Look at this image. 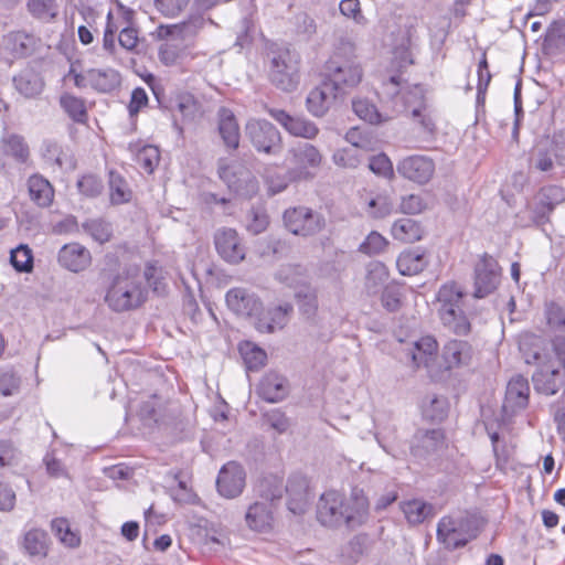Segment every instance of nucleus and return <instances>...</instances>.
<instances>
[{"label":"nucleus","mask_w":565,"mask_h":565,"mask_svg":"<svg viewBox=\"0 0 565 565\" xmlns=\"http://www.w3.org/2000/svg\"><path fill=\"white\" fill-rule=\"evenodd\" d=\"M386 239L377 232L370 233L360 245L359 250L366 255H376L386 247Z\"/></svg>","instance_id":"774afa93"},{"label":"nucleus","mask_w":565,"mask_h":565,"mask_svg":"<svg viewBox=\"0 0 565 565\" xmlns=\"http://www.w3.org/2000/svg\"><path fill=\"white\" fill-rule=\"evenodd\" d=\"M143 277L153 292L159 296L166 295L168 286L163 276V269L157 262L147 263Z\"/></svg>","instance_id":"09e8293b"},{"label":"nucleus","mask_w":565,"mask_h":565,"mask_svg":"<svg viewBox=\"0 0 565 565\" xmlns=\"http://www.w3.org/2000/svg\"><path fill=\"white\" fill-rule=\"evenodd\" d=\"M352 108L359 118L372 125H379L386 120L376 106L367 99H354Z\"/></svg>","instance_id":"3c124183"},{"label":"nucleus","mask_w":565,"mask_h":565,"mask_svg":"<svg viewBox=\"0 0 565 565\" xmlns=\"http://www.w3.org/2000/svg\"><path fill=\"white\" fill-rule=\"evenodd\" d=\"M84 231L92 236V238L99 244H104L110 241L113 236V228L110 223L96 218L89 220L83 224Z\"/></svg>","instance_id":"5fc2aeb1"},{"label":"nucleus","mask_w":565,"mask_h":565,"mask_svg":"<svg viewBox=\"0 0 565 565\" xmlns=\"http://www.w3.org/2000/svg\"><path fill=\"white\" fill-rule=\"evenodd\" d=\"M382 306L390 312H395L402 305V291L395 284L386 285L381 295Z\"/></svg>","instance_id":"680f3d73"},{"label":"nucleus","mask_w":565,"mask_h":565,"mask_svg":"<svg viewBox=\"0 0 565 565\" xmlns=\"http://www.w3.org/2000/svg\"><path fill=\"white\" fill-rule=\"evenodd\" d=\"M60 105L63 110L76 122L83 124L87 119L85 100L81 97L64 93L60 97Z\"/></svg>","instance_id":"a19ab883"},{"label":"nucleus","mask_w":565,"mask_h":565,"mask_svg":"<svg viewBox=\"0 0 565 565\" xmlns=\"http://www.w3.org/2000/svg\"><path fill=\"white\" fill-rule=\"evenodd\" d=\"M340 92L333 89V85L322 77L321 83L312 88L306 99L308 111L315 117H323L338 98H342Z\"/></svg>","instance_id":"dca6fc26"},{"label":"nucleus","mask_w":565,"mask_h":565,"mask_svg":"<svg viewBox=\"0 0 565 565\" xmlns=\"http://www.w3.org/2000/svg\"><path fill=\"white\" fill-rule=\"evenodd\" d=\"M245 135L258 153L277 156L282 150L279 130L266 119H249L245 125Z\"/></svg>","instance_id":"423d86ee"},{"label":"nucleus","mask_w":565,"mask_h":565,"mask_svg":"<svg viewBox=\"0 0 565 565\" xmlns=\"http://www.w3.org/2000/svg\"><path fill=\"white\" fill-rule=\"evenodd\" d=\"M225 300L227 307L239 316L253 318L260 312V299L244 288H232L226 292Z\"/></svg>","instance_id":"aec40b11"},{"label":"nucleus","mask_w":565,"mask_h":565,"mask_svg":"<svg viewBox=\"0 0 565 565\" xmlns=\"http://www.w3.org/2000/svg\"><path fill=\"white\" fill-rule=\"evenodd\" d=\"M136 163L147 173L151 174L160 160V152L156 146L145 145L142 147L131 146Z\"/></svg>","instance_id":"e433bc0d"},{"label":"nucleus","mask_w":565,"mask_h":565,"mask_svg":"<svg viewBox=\"0 0 565 565\" xmlns=\"http://www.w3.org/2000/svg\"><path fill=\"white\" fill-rule=\"evenodd\" d=\"M473 354L472 345L465 340H449L443 348V359L448 369L469 365Z\"/></svg>","instance_id":"b1692460"},{"label":"nucleus","mask_w":565,"mask_h":565,"mask_svg":"<svg viewBox=\"0 0 565 565\" xmlns=\"http://www.w3.org/2000/svg\"><path fill=\"white\" fill-rule=\"evenodd\" d=\"M263 422L278 434H285L290 427V420L280 409H271L263 415Z\"/></svg>","instance_id":"e2e57ef3"},{"label":"nucleus","mask_w":565,"mask_h":565,"mask_svg":"<svg viewBox=\"0 0 565 565\" xmlns=\"http://www.w3.org/2000/svg\"><path fill=\"white\" fill-rule=\"evenodd\" d=\"M342 501L340 500V492L330 490L321 494L317 505V520L323 525L329 527H340L343 525L345 518L340 512Z\"/></svg>","instance_id":"6ab92c4d"},{"label":"nucleus","mask_w":565,"mask_h":565,"mask_svg":"<svg viewBox=\"0 0 565 565\" xmlns=\"http://www.w3.org/2000/svg\"><path fill=\"white\" fill-rule=\"evenodd\" d=\"M245 470L234 461H230L222 467L216 479L218 493L227 499L238 497L245 488Z\"/></svg>","instance_id":"2eb2a0df"},{"label":"nucleus","mask_w":565,"mask_h":565,"mask_svg":"<svg viewBox=\"0 0 565 565\" xmlns=\"http://www.w3.org/2000/svg\"><path fill=\"white\" fill-rule=\"evenodd\" d=\"M403 512L409 523L419 524L434 514V507L420 500H413L404 504Z\"/></svg>","instance_id":"49530a36"},{"label":"nucleus","mask_w":565,"mask_h":565,"mask_svg":"<svg viewBox=\"0 0 565 565\" xmlns=\"http://www.w3.org/2000/svg\"><path fill=\"white\" fill-rule=\"evenodd\" d=\"M217 132L224 147L230 150H237L241 141V130L234 113L227 107H220L216 114Z\"/></svg>","instance_id":"4be33fe9"},{"label":"nucleus","mask_w":565,"mask_h":565,"mask_svg":"<svg viewBox=\"0 0 565 565\" xmlns=\"http://www.w3.org/2000/svg\"><path fill=\"white\" fill-rule=\"evenodd\" d=\"M322 77L333 85L335 92L345 96L361 83L363 71L354 58L334 53L326 62Z\"/></svg>","instance_id":"7ed1b4c3"},{"label":"nucleus","mask_w":565,"mask_h":565,"mask_svg":"<svg viewBox=\"0 0 565 565\" xmlns=\"http://www.w3.org/2000/svg\"><path fill=\"white\" fill-rule=\"evenodd\" d=\"M411 35L408 31L401 34V39L393 46V64L398 68H406L414 64L413 55L411 52Z\"/></svg>","instance_id":"a18cd8bd"},{"label":"nucleus","mask_w":565,"mask_h":565,"mask_svg":"<svg viewBox=\"0 0 565 565\" xmlns=\"http://www.w3.org/2000/svg\"><path fill=\"white\" fill-rule=\"evenodd\" d=\"M427 264L425 252L419 247L404 250L396 260V266L404 276H413L423 271Z\"/></svg>","instance_id":"c756f323"},{"label":"nucleus","mask_w":565,"mask_h":565,"mask_svg":"<svg viewBox=\"0 0 565 565\" xmlns=\"http://www.w3.org/2000/svg\"><path fill=\"white\" fill-rule=\"evenodd\" d=\"M391 233L394 239L402 243H414L422 238L423 230L416 221L409 217H402L394 222Z\"/></svg>","instance_id":"72a5a7b5"},{"label":"nucleus","mask_w":565,"mask_h":565,"mask_svg":"<svg viewBox=\"0 0 565 565\" xmlns=\"http://www.w3.org/2000/svg\"><path fill=\"white\" fill-rule=\"evenodd\" d=\"M58 264L73 273L87 269L92 264L90 252L79 243L65 244L58 252Z\"/></svg>","instance_id":"412c9836"},{"label":"nucleus","mask_w":565,"mask_h":565,"mask_svg":"<svg viewBox=\"0 0 565 565\" xmlns=\"http://www.w3.org/2000/svg\"><path fill=\"white\" fill-rule=\"evenodd\" d=\"M446 446L445 434L439 428L417 429L409 443V454L415 460H427Z\"/></svg>","instance_id":"1a4fd4ad"},{"label":"nucleus","mask_w":565,"mask_h":565,"mask_svg":"<svg viewBox=\"0 0 565 565\" xmlns=\"http://www.w3.org/2000/svg\"><path fill=\"white\" fill-rule=\"evenodd\" d=\"M109 199L113 205H120L131 201L132 191L126 179L117 171L110 170L108 174Z\"/></svg>","instance_id":"2f4dec72"},{"label":"nucleus","mask_w":565,"mask_h":565,"mask_svg":"<svg viewBox=\"0 0 565 565\" xmlns=\"http://www.w3.org/2000/svg\"><path fill=\"white\" fill-rule=\"evenodd\" d=\"M501 277V268L498 262L487 253L475 266V297L483 298L493 292Z\"/></svg>","instance_id":"9b49d317"},{"label":"nucleus","mask_w":565,"mask_h":565,"mask_svg":"<svg viewBox=\"0 0 565 565\" xmlns=\"http://www.w3.org/2000/svg\"><path fill=\"white\" fill-rule=\"evenodd\" d=\"M396 171L404 179L418 184H426L434 175L435 163L427 156L413 154L399 160Z\"/></svg>","instance_id":"ddd939ff"},{"label":"nucleus","mask_w":565,"mask_h":565,"mask_svg":"<svg viewBox=\"0 0 565 565\" xmlns=\"http://www.w3.org/2000/svg\"><path fill=\"white\" fill-rule=\"evenodd\" d=\"M369 168L379 177L391 179L394 175L392 161L385 153L372 156L370 158Z\"/></svg>","instance_id":"69168bd1"},{"label":"nucleus","mask_w":565,"mask_h":565,"mask_svg":"<svg viewBox=\"0 0 565 565\" xmlns=\"http://www.w3.org/2000/svg\"><path fill=\"white\" fill-rule=\"evenodd\" d=\"M268 114L290 135L305 139H313L319 134L317 125L302 116H291L284 109L268 108Z\"/></svg>","instance_id":"a211bd4d"},{"label":"nucleus","mask_w":565,"mask_h":565,"mask_svg":"<svg viewBox=\"0 0 565 565\" xmlns=\"http://www.w3.org/2000/svg\"><path fill=\"white\" fill-rule=\"evenodd\" d=\"M530 385L527 379L522 375L512 377L505 391L502 412L505 417H511L529 404Z\"/></svg>","instance_id":"f3484780"},{"label":"nucleus","mask_w":565,"mask_h":565,"mask_svg":"<svg viewBox=\"0 0 565 565\" xmlns=\"http://www.w3.org/2000/svg\"><path fill=\"white\" fill-rule=\"evenodd\" d=\"M545 317L552 334H565V308L555 302L545 307Z\"/></svg>","instance_id":"8fccbe9b"},{"label":"nucleus","mask_w":565,"mask_h":565,"mask_svg":"<svg viewBox=\"0 0 565 565\" xmlns=\"http://www.w3.org/2000/svg\"><path fill=\"white\" fill-rule=\"evenodd\" d=\"M245 521L253 531L265 532L269 530L274 521L271 504L268 502L250 504L245 514Z\"/></svg>","instance_id":"a878e982"},{"label":"nucleus","mask_w":565,"mask_h":565,"mask_svg":"<svg viewBox=\"0 0 565 565\" xmlns=\"http://www.w3.org/2000/svg\"><path fill=\"white\" fill-rule=\"evenodd\" d=\"M4 45L15 57L30 56L36 49L39 39L25 31H11L4 39Z\"/></svg>","instance_id":"393cba45"},{"label":"nucleus","mask_w":565,"mask_h":565,"mask_svg":"<svg viewBox=\"0 0 565 565\" xmlns=\"http://www.w3.org/2000/svg\"><path fill=\"white\" fill-rule=\"evenodd\" d=\"M355 132H349L347 139L352 142L351 147L339 149L333 153V162L343 168H356L360 164L361 145L353 140Z\"/></svg>","instance_id":"ea45409f"},{"label":"nucleus","mask_w":565,"mask_h":565,"mask_svg":"<svg viewBox=\"0 0 565 565\" xmlns=\"http://www.w3.org/2000/svg\"><path fill=\"white\" fill-rule=\"evenodd\" d=\"M288 392L287 379L274 371L266 373L257 386V394L268 403L282 401Z\"/></svg>","instance_id":"5701e85b"},{"label":"nucleus","mask_w":565,"mask_h":565,"mask_svg":"<svg viewBox=\"0 0 565 565\" xmlns=\"http://www.w3.org/2000/svg\"><path fill=\"white\" fill-rule=\"evenodd\" d=\"M534 390L546 396L562 392L565 395V366H556L552 360L540 366L532 374Z\"/></svg>","instance_id":"9d476101"},{"label":"nucleus","mask_w":565,"mask_h":565,"mask_svg":"<svg viewBox=\"0 0 565 565\" xmlns=\"http://www.w3.org/2000/svg\"><path fill=\"white\" fill-rule=\"evenodd\" d=\"M385 93L391 96L397 111L409 117L419 131L428 137L436 134V121L422 85H408L401 74L392 75L384 83Z\"/></svg>","instance_id":"f257e3e1"},{"label":"nucleus","mask_w":565,"mask_h":565,"mask_svg":"<svg viewBox=\"0 0 565 565\" xmlns=\"http://www.w3.org/2000/svg\"><path fill=\"white\" fill-rule=\"evenodd\" d=\"M214 245L222 259L238 264L245 258V247L238 233L228 227L218 228L214 234Z\"/></svg>","instance_id":"4468645a"},{"label":"nucleus","mask_w":565,"mask_h":565,"mask_svg":"<svg viewBox=\"0 0 565 565\" xmlns=\"http://www.w3.org/2000/svg\"><path fill=\"white\" fill-rule=\"evenodd\" d=\"M3 151L13 157L18 162L24 163L30 154L29 146L20 135L9 134L2 137Z\"/></svg>","instance_id":"79ce46f5"},{"label":"nucleus","mask_w":565,"mask_h":565,"mask_svg":"<svg viewBox=\"0 0 565 565\" xmlns=\"http://www.w3.org/2000/svg\"><path fill=\"white\" fill-rule=\"evenodd\" d=\"M284 222L292 234L301 236H311L324 227L322 215L305 206L286 210Z\"/></svg>","instance_id":"6e6552de"},{"label":"nucleus","mask_w":565,"mask_h":565,"mask_svg":"<svg viewBox=\"0 0 565 565\" xmlns=\"http://www.w3.org/2000/svg\"><path fill=\"white\" fill-rule=\"evenodd\" d=\"M269 81L278 89L292 92L299 83V61L288 49L271 52Z\"/></svg>","instance_id":"39448f33"},{"label":"nucleus","mask_w":565,"mask_h":565,"mask_svg":"<svg viewBox=\"0 0 565 565\" xmlns=\"http://www.w3.org/2000/svg\"><path fill=\"white\" fill-rule=\"evenodd\" d=\"M463 297L465 294L461 287L456 282L444 284L436 295L438 317L441 316V313H447L454 309H461Z\"/></svg>","instance_id":"bb28decb"},{"label":"nucleus","mask_w":565,"mask_h":565,"mask_svg":"<svg viewBox=\"0 0 565 565\" xmlns=\"http://www.w3.org/2000/svg\"><path fill=\"white\" fill-rule=\"evenodd\" d=\"M438 343L433 337H423L414 343L409 356L415 367L427 366L437 353Z\"/></svg>","instance_id":"473e14b6"},{"label":"nucleus","mask_w":565,"mask_h":565,"mask_svg":"<svg viewBox=\"0 0 565 565\" xmlns=\"http://www.w3.org/2000/svg\"><path fill=\"white\" fill-rule=\"evenodd\" d=\"M13 85L21 95L33 98L42 93L44 81L33 68H24L13 77Z\"/></svg>","instance_id":"cd10ccee"},{"label":"nucleus","mask_w":565,"mask_h":565,"mask_svg":"<svg viewBox=\"0 0 565 565\" xmlns=\"http://www.w3.org/2000/svg\"><path fill=\"white\" fill-rule=\"evenodd\" d=\"M10 263L19 273H31L33 269V253L28 245H19L11 250Z\"/></svg>","instance_id":"603ef678"},{"label":"nucleus","mask_w":565,"mask_h":565,"mask_svg":"<svg viewBox=\"0 0 565 565\" xmlns=\"http://www.w3.org/2000/svg\"><path fill=\"white\" fill-rule=\"evenodd\" d=\"M238 350L248 371H257L265 365L267 354L256 344L245 341L239 343Z\"/></svg>","instance_id":"58836bf2"},{"label":"nucleus","mask_w":565,"mask_h":565,"mask_svg":"<svg viewBox=\"0 0 565 565\" xmlns=\"http://www.w3.org/2000/svg\"><path fill=\"white\" fill-rule=\"evenodd\" d=\"M439 319L443 326L457 335H467L471 331V323L462 308L441 313Z\"/></svg>","instance_id":"c9c22d12"},{"label":"nucleus","mask_w":565,"mask_h":565,"mask_svg":"<svg viewBox=\"0 0 565 565\" xmlns=\"http://www.w3.org/2000/svg\"><path fill=\"white\" fill-rule=\"evenodd\" d=\"M191 0H154L156 9L166 18H175L185 10Z\"/></svg>","instance_id":"338daca9"},{"label":"nucleus","mask_w":565,"mask_h":565,"mask_svg":"<svg viewBox=\"0 0 565 565\" xmlns=\"http://www.w3.org/2000/svg\"><path fill=\"white\" fill-rule=\"evenodd\" d=\"M565 46V22L554 21L546 30L543 42L545 54H555Z\"/></svg>","instance_id":"4c0bfd02"},{"label":"nucleus","mask_w":565,"mask_h":565,"mask_svg":"<svg viewBox=\"0 0 565 565\" xmlns=\"http://www.w3.org/2000/svg\"><path fill=\"white\" fill-rule=\"evenodd\" d=\"M388 279L386 267L381 263L371 264L365 277V288L369 295H375Z\"/></svg>","instance_id":"864d4df0"},{"label":"nucleus","mask_w":565,"mask_h":565,"mask_svg":"<svg viewBox=\"0 0 565 565\" xmlns=\"http://www.w3.org/2000/svg\"><path fill=\"white\" fill-rule=\"evenodd\" d=\"M25 6L32 18L46 23L54 21L58 15L56 0H28Z\"/></svg>","instance_id":"f704fd0d"},{"label":"nucleus","mask_w":565,"mask_h":565,"mask_svg":"<svg viewBox=\"0 0 565 565\" xmlns=\"http://www.w3.org/2000/svg\"><path fill=\"white\" fill-rule=\"evenodd\" d=\"M284 491L282 482L277 479H264L258 484L259 495L271 505L276 500L281 499Z\"/></svg>","instance_id":"bf43d9fd"},{"label":"nucleus","mask_w":565,"mask_h":565,"mask_svg":"<svg viewBox=\"0 0 565 565\" xmlns=\"http://www.w3.org/2000/svg\"><path fill=\"white\" fill-rule=\"evenodd\" d=\"M291 178L299 181L311 180L317 175L322 156L311 143L300 142L289 150Z\"/></svg>","instance_id":"0eeeda50"},{"label":"nucleus","mask_w":565,"mask_h":565,"mask_svg":"<svg viewBox=\"0 0 565 565\" xmlns=\"http://www.w3.org/2000/svg\"><path fill=\"white\" fill-rule=\"evenodd\" d=\"M340 500L342 501L340 512L345 518L343 525L355 527L366 521L370 503L363 489L353 487L349 495L340 492Z\"/></svg>","instance_id":"f8f14e48"},{"label":"nucleus","mask_w":565,"mask_h":565,"mask_svg":"<svg viewBox=\"0 0 565 565\" xmlns=\"http://www.w3.org/2000/svg\"><path fill=\"white\" fill-rule=\"evenodd\" d=\"M78 191L87 198L98 196L104 184L100 178L95 174H85L77 181Z\"/></svg>","instance_id":"0e129e2a"},{"label":"nucleus","mask_w":565,"mask_h":565,"mask_svg":"<svg viewBox=\"0 0 565 565\" xmlns=\"http://www.w3.org/2000/svg\"><path fill=\"white\" fill-rule=\"evenodd\" d=\"M28 191L31 201L39 207H47L54 199V189L42 175L33 174L28 179Z\"/></svg>","instance_id":"c85d7f7f"},{"label":"nucleus","mask_w":565,"mask_h":565,"mask_svg":"<svg viewBox=\"0 0 565 565\" xmlns=\"http://www.w3.org/2000/svg\"><path fill=\"white\" fill-rule=\"evenodd\" d=\"M20 375L12 367H0V394L11 396L19 392Z\"/></svg>","instance_id":"6e6d98bb"},{"label":"nucleus","mask_w":565,"mask_h":565,"mask_svg":"<svg viewBox=\"0 0 565 565\" xmlns=\"http://www.w3.org/2000/svg\"><path fill=\"white\" fill-rule=\"evenodd\" d=\"M90 87L99 93H110L121 84L120 73L114 68L89 70Z\"/></svg>","instance_id":"7c9ffc66"},{"label":"nucleus","mask_w":565,"mask_h":565,"mask_svg":"<svg viewBox=\"0 0 565 565\" xmlns=\"http://www.w3.org/2000/svg\"><path fill=\"white\" fill-rule=\"evenodd\" d=\"M300 312L307 318H313L318 310V294L309 285L301 286L295 294Z\"/></svg>","instance_id":"37998d69"},{"label":"nucleus","mask_w":565,"mask_h":565,"mask_svg":"<svg viewBox=\"0 0 565 565\" xmlns=\"http://www.w3.org/2000/svg\"><path fill=\"white\" fill-rule=\"evenodd\" d=\"M100 277L107 285L104 300L111 311H131L146 302L147 290L137 275H132L130 270L113 273L103 269Z\"/></svg>","instance_id":"f03ea898"},{"label":"nucleus","mask_w":565,"mask_h":565,"mask_svg":"<svg viewBox=\"0 0 565 565\" xmlns=\"http://www.w3.org/2000/svg\"><path fill=\"white\" fill-rule=\"evenodd\" d=\"M294 311V306L289 302H284L278 306L269 308V315L271 318H269L274 332L276 330L284 329L287 323L289 322L290 316Z\"/></svg>","instance_id":"052dcab7"},{"label":"nucleus","mask_w":565,"mask_h":565,"mask_svg":"<svg viewBox=\"0 0 565 565\" xmlns=\"http://www.w3.org/2000/svg\"><path fill=\"white\" fill-rule=\"evenodd\" d=\"M52 531L58 536V539L68 547H77L81 543V539L71 531L66 519L58 518L54 519L51 523Z\"/></svg>","instance_id":"13d9d810"},{"label":"nucleus","mask_w":565,"mask_h":565,"mask_svg":"<svg viewBox=\"0 0 565 565\" xmlns=\"http://www.w3.org/2000/svg\"><path fill=\"white\" fill-rule=\"evenodd\" d=\"M206 23L202 13L190 14L189 18L179 23L181 30V40H193Z\"/></svg>","instance_id":"4d7b16f0"},{"label":"nucleus","mask_w":565,"mask_h":565,"mask_svg":"<svg viewBox=\"0 0 565 565\" xmlns=\"http://www.w3.org/2000/svg\"><path fill=\"white\" fill-rule=\"evenodd\" d=\"M276 279L288 287H298L305 284V268L300 265H282L275 275Z\"/></svg>","instance_id":"de8ad7c7"},{"label":"nucleus","mask_w":565,"mask_h":565,"mask_svg":"<svg viewBox=\"0 0 565 565\" xmlns=\"http://www.w3.org/2000/svg\"><path fill=\"white\" fill-rule=\"evenodd\" d=\"M23 547L31 556H45L47 550V534L40 529H32L24 535Z\"/></svg>","instance_id":"c03bdc74"},{"label":"nucleus","mask_w":565,"mask_h":565,"mask_svg":"<svg viewBox=\"0 0 565 565\" xmlns=\"http://www.w3.org/2000/svg\"><path fill=\"white\" fill-rule=\"evenodd\" d=\"M217 174L227 188L238 196L252 199L258 193L259 183L254 173L241 161L220 159Z\"/></svg>","instance_id":"20e7f679"}]
</instances>
